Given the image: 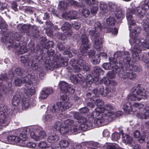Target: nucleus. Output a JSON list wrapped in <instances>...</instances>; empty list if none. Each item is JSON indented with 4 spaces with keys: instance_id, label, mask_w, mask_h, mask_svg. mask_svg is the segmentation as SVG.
Instances as JSON below:
<instances>
[{
    "instance_id": "obj_1",
    "label": "nucleus",
    "mask_w": 149,
    "mask_h": 149,
    "mask_svg": "<svg viewBox=\"0 0 149 149\" xmlns=\"http://www.w3.org/2000/svg\"><path fill=\"white\" fill-rule=\"evenodd\" d=\"M51 56L40 55L32 57L29 62V65L31 69L35 72L37 75L43 77L45 74L44 71L45 69L47 70H50L52 68V64L51 62L50 57Z\"/></svg>"
},
{
    "instance_id": "obj_2",
    "label": "nucleus",
    "mask_w": 149,
    "mask_h": 149,
    "mask_svg": "<svg viewBox=\"0 0 149 149\" xmlns=\"http://www.w3.org/2000/svg\"><path fill=\"white\" fill-rule=\"evenodd\" d=\"M132 63L130 56L124 57L122 63L123 66L121 67L122 72L119 74V79L122 82L127 83L128 79L132 80L136 78V74L133 71L134 65Z\"/></svg>"
},
{
    "instance_id": "obj_3",
    "label": "nucleus",
    "mask_w": 149,
    "mask_h": 149,
    "mask_svg": "<svg viewBox=\"0 0 149 149\" xmlns=\"http://www.w3.org/2000/svg\"><path fill=\"white\" fill-rule=\"evenodd\" d=\"M87 52H80L77 56L79 58L77 61L74 58H72L70 61V64L71 66H68L67 69L69 72H73L75 73L79 72L81 70V68L78 65H79L82 67L85 64L87 58Z\"/></svg>"
},
{
    "instance_id": "obj_4",
    "label": "nucleus",
    "mask_w": 149,
    "mask_h": 149,
    "mask_svg": "<svg viewBox=\"0 0 149 149\" xmlns=\"http://www.w3.org/2000/svg\"><path fill=\"white\" fill-rule=\"evenodd\" d=\"M94 30H90L89 34L94 40L93 47L97 51H100L102 47V38L99 36V32L102 30L101 24L97 22L94 25Z\"/></svg>"
},
{
    "instance_id": "obj_5",
    "label": "nucleus",
    "mask_w": 149,
    "mask_h": 149,
    "mask_svg": "<svg viewBox=\"0 0 149 149\" xmlns=\"http://www.w3.org/2000/svg\"><path fill=\"white\" fill-rule=\"evenodd\" d=\"M37 77L33 72L28 74L27 76L28 79L25 81L26 84L25 86L26 87L24 90V92L26 95L34 94L36 91L35 88H36L35 84H37L36 83L38 81Z\"/></svg>"
},
{
    "instance_id": "obj_6",
    "label": "nucleus",
    "mask_w": 149,
    "mask_h": 149,
    "mask_svg": "<svg viewBox=\"0 0 149 149\" xmlns=\"http://www.w3.org/2000/svg\"><path fill=\"white\" fill-rule=\"evenodd\" d=\"M104 71L99 67L95 66L94 67V70L92 72V75L88 74L86 76V82L85 83L86 86L84 87H90L91 84L93 83L97 84L99 79V76L103 75Z\"/></svg>"
},
{
    "instance_id": "obj_7",
    "label": "nucleus",
    "mask_w": 149,
    "mask_h": 149,
    "mask_svg": "<svg viewBox=\"0 0 149 149\" xmlns=\"http://www.w3.org/2000/svg\"><path fill=\"white\" fill-rule=\"evenodd\" d=\"M141 84H139L137 87H134L132 89V94L127 96L128 100L131 101H135L138 99L136 96L141 97V98H146L147 95L146 94L145 90L141 87Z\"/></svg>"
},
{
    "instance_id": "obj_8",
    "label": "nucleus",
    "mask_w": 149,
    "mask_h": 149,
    "mask_svg": "<svg viewBox=\"0 0 149 149\" xmlns=\"http://www.w3.org/2000/svg\"><path fill=\"white\" fill-rule=\"evenodd\" d=\"M42 40H44V47L41 49V50H38L37 52L38 54H40V55H47L53 56L55 53L54 50L52 48L53 47L54 42L51 41H48L46 42L47 39L45 38H43Z\"/></svg>"
},
{
    "instance_id": "obj_9",
    "label": "nucleus",
    "mask_w": 149,
    "mask_h": 149,
    "mask_svg": "<svg viewBox=\"0 0 149 149\" xmlns=\"http://www.w3.org/2000/svg\"><path fill=\"white\" fill-rule=\"evenodd\" d=\"M72 104L68 102H58L51 106L50 108V111L53 113H58L63 111L71 107Z\"/></svg>"
},
{
    "instance_id": "obj_10",
    "label": "nucleus",
    "mask_w": 149,
    "mask_h": 149,
    "mask_svg": "<svg viewBox=\"0 0 149 149\" xmlns=\"http://www.w3.org/2000/svg\"><path fill=\"white\" fill-rule=\"evenodd\" d=\"M141 53V50L139 47H136V45L134 46L133 49L132 50V57L133 61L136 62L140 60H142L144 62L146 63H149V59L145 57L144 55L140 56V54Z\"/></svg>"
},
{
    "instance_id": "obj_11",
    "label": "nucleus",
    "mask_w": 149,
    "mask_h": 149,
    "mask_svg": "<svg viewBox=\"0 0 149 149\" xmlns=\"http://www.w3.org/2000/svg\"><path fill=\"white\" fill-rule=\"evenodd\" d=\"M89 115L90 117L91 116L93 118V124L97 126H102L104 125L103 123L105 120L102 116V113L93 112Z\"/></svg>"
},
{
    "instance_id": "obj_12",
    "label": "nucleus",
    "mask_w": 149,
    "mask_h": 149,
    "mask_svg": "<svg viewBox=\"0 0 149 149\" xmlns=\"http://www.w3.org/2000/svg\"><path fill=\"white\" fill-rule=\"evenodd\" d=\"M8 107L4 104H1L0 106V123L3 126H6L9 123V120L4 114L7 110Z\"/></svg>"
},
{
    "instance_id": "obj_13",
    "label": "nucleus",
    "mask_w": 149,
    "mask_h": 149,
    "mask_svg": "<svg viewBox=\"0 0 149 149\" xmlns=\"http://www.w3.org/2000/svg\"><path fill=\"white\" fill-rule=\"evenodd\" d=\"M81 38L82 43L80 47V52H87V50L91 47V45L89 43L88 38L86 34H83Z\"/></svg>"
},
{
    "instance_id": "obj_14",
    "label": "nucleus",
    "mask_w": 149,
    "mask_h": 149,
    "mask_svg": "<svg viewBox=\"0 0 149 149\" xmlns=\"http://www.w3.org/2000/svg\"><path fill=\"white\" fill-rule=\"evenodd\" d=\"M93 118L91 116L90 117L89 115L87 116L86 118V120L83 123H80L81 124L80 125V130H82L86 131L87 130H89L93 127Z\"/></svg>"
},
{
    "instance_id": "obj_15",
    "label": "nucleus",
    "mask_w": 149,
    "mask_h": 149,
    "mask_svg": "<svg viewBox=\"0 0 149 149\" xmlns=\"http://www.w3.org/2000/svg\"><path fill=\"white\" fill-rule=\"evenodd\" d=\"M70 79L72 83L74 84H81L82 83L84 86L83 88H85L84 87L86 86L85 83L86 82V80L85 82H84L83 77L82 74H77L76 75L71 74Z\"/></svg>"
},
{
    "instance_id": "obj_16",
    "label": "nucleus",
    "mask_w": 149,
    "mask_h": 149,
    "mask_svg": "<svg viewBox=\"0 0 149 149\" xmlns=\"http://www.w3.org/2000/svg\"><path fill=\"white\" fill-rule=\"evenodd\" d=\"M109 91L108 88L106 87L104 89V86L100 85L93 90V93L95 95V96H97V95L100 94L102 96L105 97L109 93Z\"/></svg>"
},
{
    "instance_id": "obj_17",
    "label": "nucleus",
    "mask_w": 149,
    "mask_h": 149,
    "mask_svg": "<svg viewBox=\"0 0 149 149\" xmlns=\"http://www.w3.org/2000/svg\"><path fill=\"white\" fill-rule=\"evenodd\" d=\"M94 102L95 104L97 106V107L95 109L93 112L104 113V106L103 101L101 100L98 99V97H96Z\"/></svg>"
},
{
    "instance_id": "obj_18",
    "label": "nucleus",
    "mask_w": 149,
    "mask_h": 149,
    "mask_svg": "<svg viewBox=\"0 0 149 149\" xmlns=\"http://www.w3.org/2000/svg\"><path fill=\"white\" fill-rule=\"evenodd\" d=\"M15 75L13 70L8 71V74L4 73L1 74L0 77V81L2 82L3 81L7 83L8 80H13Z\"/></svg>"
},
{
    "instance_id": "obj_19",
    "label": "nucleus",
    "mask_w": 149,
    "mask_h": 149,
    "mask_svg": "<svg viewBox=\"0 0 149 149\" xmlns=\"http://www.w3.org/2000/svg\"><path fill=\"white\" fill-rule=\"evenodd\" d=\"M135 12L133 9H128L127 10L126 17L128 23L130 25H134L136 23L135 21L133 18L132 15L134 14Z\"/></svg>"
},
{
    "instance_id": "obj_20",
    "label": "nucleus",
    "mask_w": 149,
    "mask_h": 149,
    "mask_svg": "<svg viewBox=\"0 0 149 149\" xmlns=\"http://www.w3.org/2000/svg\"><path fill=\"white\" fill-rule=\"evenodd\" d=\"M38 134V136L37 135L36 133H35L33 131H32L30 132V135L32 138L33 139L36 141H38L40 139L44 138L46 135V133L43 131L38 130L37 131Z\"/></svg>"
},
{
    "instance_id": "obj_21",
    "label": "nucleus",
    "mask_w": 149,
    "mask_h": 149,
    "mask_svg": "<svg viewBox=\"0 0 149 149\" xmlns=\"http://www.w3.org/2000/svg\"><path fill=\"white\" fill-rule=\"evenodd\" d=\"M102 66L105 70H111L116 73H118L120 71V68L118 65L111 64L109 63H104Z\"/></svg>"
},
{
    "instance_id": "obj_22",
    "label": "nucleus",
    "mask_w": 149,
    "mask_h": 149,
    "mask_svg": "<svg viewBox=\"0 0 149 149\" xmlns=\"http://www.w3.org/2000/svg\"><path fill=\"white\" fill-rule=\"evenodd\" d=\"M56 59L59 61L60 63V65L62 67L67 65L68 59L67 58L65 57L61 56V54H56L55 55Z\"/></svg>"
},
{
    "instance_id": "obj_23",
    "label": "nucleus",
    "mask_w": 149,
    "mask_h": 149,
    "mask_svg": "<svg viewBox=\"0 0 149 149\" xmlns=\"http://www.w3.org/2000/svg\"><path fill=\"white\" fill-rule=\"evenodd\" d=\"M14 73L15 74V73L18 76L23 78H25L24 80L25 81L27 80L28 79L27 76L29 74H27V73L22 68H16L14 70ZM31 73L30 74H31Z\"/></svg>"
},
{
    "instance_id": "obj_24",
    "label": "nucleus",
    "mask_w": 149,
    "mask_h": 149,
    "mask_svg": "<svg viewBox=\"0 0 149 149\" xmlns=\"http://www.w3.org/2000/svg\"><path fill=\"white\" fill-rule=\"evenodd\" d=\"M100 13L102 15L104 16L108 15L109 14V10L107 3L103 2L100 3Z\"/></svg>"
},
{
    "instance_id": "obj_25",
    "label": "nucleus",
    "mask_w": 149,
    "mask_h": 149,
    "mask_svg": "<svg viewBox=\"0 0 149 149\" xmlns=\"http://www.w3.org/2000/svg\"><path fill=\"white\" fill-rule=\"evenodd\" d=\"M58 123L59 124V122H56L55 123L54 127L56 130L60 131L61 134L64 135L65 134L68 133L69 130L68 127L65 126L64 127H61L58 125Z\"/></svg>"
},
{
    "instance_id": "obj_26",
    "label": "nucleus",
    "mask_w": 149,
    "mask_h": 149,
    "mask_svg": "<svg viewBox=\"0 0 149 149\" xmlns=\"http://www.w3.org/2000/svg\"><path fill=\"white\" fill-rule=\"evenodd\" d=\"M123 107V110L126 113L129 114L131 112H135L137 111V110H134V109L132 108V105L130 102L125 103Z\"/></svg>"
},
{
    "instance_id": "obj_27",
    "label": "nucleus",
    "mask_w": 149,
    "mask_h": 149,
    "mask_svg": "<svg viewBox=\"0 0 149 149\" xmlns=\"http://www.w3.org/2000/svg\"><path fill=\"white\" fill-rule=\"evenodd\" d=\"M21 96L18 92L15 93L12 100L11 102L12 105L14 107L18 105L20 102Z\"/></svg>"
},
{
    "instance_id": "obj_28",
    "label": "nucleus",
    "mask_w": 149,
    "mask_h": 149,
    "mask_svg": "<svg viewBox=\"0 0 149 149\" xmlns=\"http://www.w3.org/2000/svg\"><path fill=\"white\" fill-rule=\"evenodd\" d=\"M21 29L26 33H29V31H33L36 30V27L34 25L31 26L30 24H24L21 26Z\"/></svg>"
},
{
    "instance_id": "obj_29",
    "label": "nucleus",
    "mask_w": 149,
    "mask_h": 149,
    "mask_svg": "<svg viewBox=\"0 0 149 149\" xmlns=\"http://www.w3.org/2000/svg\"><path fill=\"white\" fill-rule=\"evenodd\" d=\"M6 139L8 143L11 144L16 142L19 143L20 141V139L19 137L15 136L13 135L8 136L6 137Z\"/></svg>"
},
{
    "instance_id": "obj_30",
    "label": "nucleus",
    "mask_w": 149,
    "mask_h": 149,
    "mask_svg": "<svg viewBox=\"0 0 149 149\" xmlns=\"http://www.w3.org/2000/svg\"><path fill=\"white\" fill-rule=\"evenodd\" d=\"M71 25L69 23L65 22L61 27V29L64 33L68 35L71 33Z\"/></svg>"
},
{
    "instance_id": "obj_31",
    "label": "nucleus",
    "mask_w": 149,
    "mask_h": 149,
    "mask_svg": "<svg viewBox=\"0 0 149 149\" xmlns=\"http://www.w3.org/2000/svg\"><path fill=\"white\" fill-rule=\"evenodd\" d=\"M104 112L105 110L108 111L104 113L105 116L106 117H108L112 118V116L113 115V113L109 111L113 109V107L112 105L111 104H107L104 106Z\"/></svg>"
},
{
    "instance_id": "obj_32",
    "label": "nucleus",
    "mask_w": 149,
    "mask_h": 149,
    "mask_svg": "<svg viewBox=\"0 0 149 149\" xmlns=\"http://www.w3.org/2000/svg\"><path fill=\"white\" fill-rule=\"evenodd\" d=\"M30 129L29 128H25L22 131V132L19 134V137L24 141L26 140L28 138L27 135L30 133Z\"/></svg>"
},
{
    "instance_id": "obj_33",
    "label": "nucleus",
    "mask_w": 149,
    "mask_h": 149,
    "mask_svg": "<svg viewBox=\"0 0 149 149\" xmlns=\"http://www.w3.org/2000/svg\"><path fill=\"white\" fill-rule=\"evenodd\" d=\"M121 56V54L120 52H116L114 55L113 57H111L109 58V59L110 62L109 63L111 64L117 65L116 64L117 63V59L116 58H120Z\"/></svg>"
},
{
    "instance_id": "obj_34",
    "label": "nucleus",
    "mask_w": 149,
    "mask_h": 149,
    "mask_svg": "<svg viewBox=\"0 0 149 149\" xmlns=\"http://www.w3.org/2000/svg\"><path fill=\"white\" fill-rule=\"evenodd\" d=\"M35 45L34 43H31L28 45V49L31 51V52L32 53H36V55L33 56H36L37 55L40 56V54H38L37 52L38 50H41V49L40 47H39V49H38V47H37V49H36L35 48Z\"/></svg>"
},
{
    "instance_id": "obj_35",
    "label": "nucleus",
    "mask_w": 149,
    "mask_h": 149,
    "mask_svg": "<svg viewBox=\"0 0 149 149\" xmlns=\"http://www.w3.org/2000/svg\"><path fill=\"white\" fill-rule=\"evenodd\" d=\"M120 133L122 135V140L123 141L127 143H131L132 141V139L129 135L127 134H123V132H121Z\"/></svg>"
},
{
    "instance_id": "obj_36",
    "label": "nucleus",
    "mask_w": 149,
    "mask_h": 149,
    "mask_svg": "<svg viewBox=\"0 0 149 149\" xmlns=\"http://www.w3.org/2000/svg\"><path fill=\"white\" fill-rule=\"evenodd\" d=\"M74 117L78 120L79 123H83L86 120V118L82 116L81 114L78 112H75L74 114Z\"/></svg>"
},
{
    "instance_id": "obj_37",
    "label": "nucleus",
    "mask_w": 149,
    "mask_h": 149,
    "mask_svg": "<svg viewBox=\"0 0 149 149\" xmlns=\"http://www.w3.org/2000/svg\"><path fill=\"white\" fill-rule=\"evenodd\" d=\"M111 14L114 15L115 17L118 19H123L125 17L124 12L121 9L117 10L113 13H112Z\"/></svg>"
},
{
    "instance_id": "obj_38",
    "label": "nucleus",
    "mask_w": 149,
    "mask_h": 149,
    "mask_svg": "<svg viewBox=\"0 0 149 149\" xmlns=\"http://www.w3.org/2000/svg\"><path fill=\"white\" fill-rule=\"evenodd\" d=\"M59 137L56 134H51L47 138V141L50 143H54L56 142L59 139Z\"/></svg>"
},
{
    "instance_id": "obj_39",
    "label": "nucleus",
    "mask_w": 149,
    "mask_h": 149,
    "mask_svg": "<svg viewBox=\"0 0 149 149\" xmlns=\"http://www.w3.org/2000/svg\"><path fill=\"white\" fill-rule=\"evenodd\" d=\"M33 56H31L30 58H31ZM30 57V56L29 55H22L20 57V61L22 63H23L25 65V64L27 63L28 62V65L29 66V67L31 68V66H30L29 65V61L30 59L29 60Z\"/></svg>"
},
{
    "instance_id": "obj_40",
    "label": "nucleus",
    "mask_w": 149,
    "mask_h": 149,
    "mask_svg": "<svg viewBox=\"0 0 149 149\" xmlns=\"http://www.w3.org/2000/svg\"><path fill=\"white\" fill-rule=\"evenodd\" d=\"M149 102H147L146 106L144 109L145 111L143 113L142 116H141V118L142 119H149V106L147 105H149Z\"/></svg>"
},
{
    "instance_id": "obj_41",
    "label": "nucleus",
    "mask_w": 149,
    "mask_h": 149,
    "mask_svg": "<svg viewBox=\"0 0 149 149\" xmlns=\"http://www.w3.org/2000/svg\"><path fill=\"white\" fill-rule=\"evenodd\" d=\"M29 101V98L28 97L26 98L24 96H23L22 99V105L23 107L27 108L29 107L30 104Z\"/></svg>"
},
{
    "instance_id": "obj_42",
    "label": "nucleus",
    "mask_w": 149,
    "mask_h": 149,
    "mask_svg": "<svg viewBox=\"0 0 149 149\" xmlns=\"http://www.w3.org/2000/svg\"><path fill=\"white\" fill-rule=\"evenodd\" d=\"M68 85L66 82L62 81L60 86V88L61 92L63 93H66Z\"/></svg>"
},
{
    "instance_id": "obj_43",
    "label": "nucleus",
    "mask_w": 149,
    "mask_h": 149,
    "mask_svg": "<svg viewBox=\"0 0 149 149\" xmlns=\"http://www.w3.org/2000/svg\"><path fill=\"white\" fill-rule=\"evenodd\" d=\"M109 7V14L113 13L117 10V6L116 5L113 3H108Z\"/></svg>"
},
{
    "instance_id": "obj_44",
    "label": "nucleus",
    "mask_w": 149,
    "mask_h": 149,
    "mask_svg": "<svg viewBox=\"0 0 149 149\" xmlns=\"http://www.w3.org/2000/svg\"><path fill=\"white\" fill-rule=\"evenodd\" d=\"M70 130L72 133L79 132L80 130V125L77 124L72 125L70 126Z\"/></svg>"
},
{
    "instance_id": "obj_45",
    "label": "nucleus",
    "mask_w": 149,
    "mask_h": 149,
    "mask_svg": "<svg viewBox=\"0 0 149 149\" xmlns=\"http://www.w3.org/2000/svg\"><path fill=\"white\" fill-rule=\"evenodd\" d=\"M8 25L7 24L3 22L0 26V33L4 34L7 30Z\"/></svg>"
},
{
    "instance_id": "obj_46",
    "label": "nucleus",
    "mask_w": 149,
    "mask_h": 149,
    "mask_svg": "<svg viewBox=\"0 0 149 149\" xmlns=\"http://www.w3.org/2000/svg\"><path fill=\"white\" fill-rule=\"evenodd\" d=\"M107 24L109 25L114 26L116 23L115 19L113 17H110L106 20Z\"/></svg>"
},
{
    "instance_id": "obj_47",
    "label": "nucleus",
    "mask_w": 149,
    "mask_h": 149,
    "mask_svg": "<svg viewBox=\"0 0 149 149\" xmlns=\"http://www.w3.org/2000/svg\"><path fill=\"white\" fill-rule=\"evenodd\" d=\"M69 141L67 140L63 139L59 143V145L61 147L67 148L69 145Z\"/></svg>"
},
{
    "instance_id": "obj_48",
    "label": "nucleus",
    "mask_w": 149,
    "mask_h": 149,
    "mask_svg": "<svg viewBox=\"0 0 149 149\" xmlns=\"http://www.w3.org/2000/svg\"><path fill=\"white\" fill-rule=\"evenodd\" d=\"M100 58L99 57V56L97 55L92 58L91 62L93 64L96 65L100 63Z\"/></svg>"
},
{
    "instance_id": "obj_49",
    "label": "nucleus",
    "mask_w": 149,
    "mask_h": 149,
    "mask_svg": "<svg viewBox=\"0 0 149 149\" xmlns=\"http://www.w3.org/2000/svg\"><path fill=\"white\" fill-rule=\"evenodd\" d=\"M101 82L107 86H108L110 84L111 80L107 77H103L101 79Z\"/></svg>"
},
{
    "instance_id": "obj_50",
    "label": "nucleus",
    "mask_w": 149,
    "mask_h": 149,
    "mask_svg": "<svg viewBox=\"0 0 149 149\" xmlns=\"http://www.w3.org/2000/svg\"><path fill=\"white\" fill-rule=\"evenodd\" d=\"M111 72L109 71L107 73V75L109 78L112 79L115 77V73H118V76H119V74H121L120 73L121 70L118 72L116 73L115 72L113 71V70H112Z\"/></svg>"
},
{
    "instance_id": "obj_51",
    "label": "nucleus",
    "mask_w": 149,
    "mask_h": 149,
    "mask_svg": "<svg viewBox=\"0 0 149 149\" xmlns=\"http://www.w3.org/2000/svg\"><path fill=\"white\" fill-rule=\"evenodd\" d=\"M59 8L60 10L61 11L66 10L67 8L66 3L64 2H60Z\"/></svg>"
},
{
    "instance_id": "obj_52",
    "label": "nucleus",
    "mask_w": 149,
    "mask_h": 149,
    "mask_svg": "<svg viewBox=\"0 0 149 149\" xmlns=\"http://www.w3.org/2000/svg\"><path fill=\"white\" fill-rule=\"evenodd\" d=\"M6 85L3 84L2 82L0 81V93H5L6 92Z\"/></svg>"
},
{
    "instance_id": "obj_53",
    "label": "nucleus",
    "mask_w": 149,
    "mask_h": 149,
    "mask_svg": "<svg viewBox=\"0 0 149 149\" xmlns=\"http://www.w3.org/2000/svg\"><path fill=\"white\" fill-rule=\"evenodd\" d=\"M120 137V134L116 132H115L112 134L111 135V138L112 140L116 141Z\"/></svg>"
},
{
    "instance_id": "obj_54",
    "label": "nucleus",
    "mask_w": 149,
    "mask_h": 149,
    "mask_svg": "<svg viewBox=\"0 0 149 149\" xmlns=\"http://www.w3.org/2000/svg\"><path fill=\"white\" fill-rule=\"evenodd\" d=\"M85 3L89 5H98L99 2L95 0H86Z\"/></svg>"
},
{
    "instance_id": "obj_55",
    "label": "nucleus",
    "mask_w": 149,
    "mask_h": 149,
    "mask_svg": "<svg viewBox=\"0 0 149 149\" xmlns=\"http://www.w3.org/2000/svg\"><path fill=\"white\" fill-rule=\"evenodd\" d=\"M82 13L83 16L87 17L90 14L89 10L86 8H84L82 10Z\"/></svg>"
},
{
    "instance_id": "obj_56",
    "label": "nucleus",
    "mask_w": 149,
    "mask_h": 149,
    "mask_svg": "<svg viewBox=\"0 0 149 149\" xmlns=\"http://www.w3.org/2000/svg\"><path fill=\"white\" fill-rule=\"evenodd\" d=\"M136 33L137 31L135 29H133L130 35L131 38L134 40L133 41L134 42H135L136 39Z\"/></svg>"
},
{
    "instance_id": "obj_57",
    "label": "nucleus",
    "mask_w": 149,
    "mask_h": 149,
    "mask_svg": "<svg viewBox=\"0 0 149 149\" xmlns=\"http://www.w3.org/2000/svg\"><path fill=\"white\" fill-rule=\"evenodd\" d=\"M74 122V120H72L67 119L64 121V123L66 127H68L69 125H72Z\"/></svg>"
},
{
    "instance_id": "obj_58",
    "label": "nucleus",
    "mask_w": 149,
    "mask_h": 149,
    "mask_svg": "<svg viewBox=\"0 0 149 149\" xmlns=\"http://www.w3.org/2000/svg\"><path fill=\"white\" fill-rule=\"evenodd\" d=\"M98 9V4L94 5V6H93L91 8V11L92 13L95 14L97 13Z\"/></svg>"
},
{
    "instance_id": "obj_59",
    "label": "nucleus",
    "mask_w": 149,
    "mask_h": 149,
    "mask_svg": "<svg viewBox=\"0 0 149 149\" xmlns=\"http://www.w3.org/2000/svg\"><path fill=\"white\" fill-rule=\"evenodd\" d=\"M86 96L87 97V98L88 99H89L91 100H92L93 101H95V97H96L97 96H95H95H93L91 97V93L90 92L87 93L86 94Z\"/></svg>"
},
{
    "instance_id": "obj_60",
    "label": "nucleus",
    "mask_w": 149,
    "mask_h": 149,
    "mask_svg": "<svg viewBox=\"0 0 149 149\" xmlns=\"http://www.w3.org/2000/svg\"><path fill=\"white\" fill-rule=\"evenodd\" d=\"M68 3L70 5H74L76 6H79L80 3H79L77 1L73 0H69L68 1Z\"/></svg>"
},
{
    "instance_id": "obj_61",
    "label": "nucleus",
    "mask_w": 149,
    "mask_h": 149,
    "mask_svg": "<svg viewBox=\"0 0 149 149\" xmlns=\"http://www.w3.org/2000/svg\"><path fill=\"white\" fill-rule=\"evenodd\" d=\"M74 91L75 90L73 88V86L71 84L69 85L67 92H68L72 94L73 93Z\"/></svg>"
},
{
    "instance_id": "obj_62",
    "label": "nucleus",
    "mask_w": 149,
    "mask_h": 149,
    "mask_svg": "<svg viewBox=\"0 0 149 149\" xmlns=\"http://www.w3.org/2000/svg\"><path fill=\"white\" fill-rule=\"evenodd\" d=\"M47 97L46 93L44 90L41 92L40 95V98L42 99H44L46 98Z\"/></svg>"
},
{
    "instance_id": "obj_63",
    "label": "nucleus",
    "mask_w": 149,
    "mask_h": 149,
    "mask_svg": "<svg viewBox=\"0 0 149 149\" xmlns=\"http://www.w3.org/2000/svg\"><path fill=\"white\" fill-rule=\"evenodd\" d=\"M44 90L46 93L47 97L49 96V95L51 94L53 92V89L52 88H45Z\"/></svg>"
},
{
    "instance_id": "obj_64",
    "label": "nucleus",
    "mask_w": 149,
    "mask_h": 149,
    "mask_svg": "<svg viewBox=\"0 0 149 149\" xmlns=\"http://www.w3.org/2000/svg\"><path fill=\"white\" fill-rule=\"evenodd\" d=\"M80 112L82 114H84L88 112L89 110L88 108L86 107H85L81 108L79 110Z\"/></svg>"
}]
</instances>
